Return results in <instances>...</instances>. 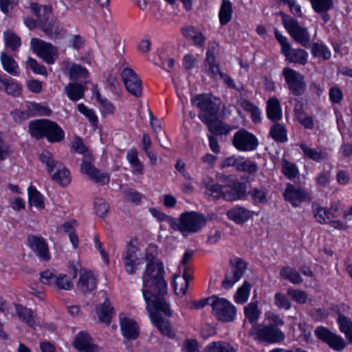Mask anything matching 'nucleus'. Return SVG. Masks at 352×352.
Segmentation results:
<instances>
[{
  "instance_id": "nucleus-1",
  "label": "nucleus",
  "mask_w": 352,
  "mask_h": 352,
  "mask_svg": "<svg viewBox=\"0 0 352 352\" xmlns=\"http://www.w3.org/2000/svg\"><path fill=\"white\" fill-rule=\"evenodd\" d=\"M147 261L142 274V296L146 302V309L153 324L166 336L173 338L175 333L169 322L162 316L171 317L172 311L165 298L167 294V283L164 279L163 263L157 258L148 253L145 255Z\"/></svg>"
},
{
  "instance_id": "nucleus-2",
  "label": "nucleus",
  "mask_w": 352,
  "mask_h": 352,
  "mask_svg": "<svg viewBox=\"0 0 352 352\" xmlns=\"http://www.w3.org/2000/svg\"><path fill=\"white\" fill-rule=\"evenodd\" d=\"M30 8L36 16L39 28L49 38L53 40L61 39L65 34V30L60 26L58 21L52 16V8L50 6H40L32 3Z\"/></svg>"
},
{
  "instance_id": "nucleus-3",
  "label": "nucleus",
  "mask_w": 352,
  "mask_h": 352,
  "mask_svg": "<svg viewBox=\"0 0 352 352\" xmlns=\"http://www.w3.org/2000/svg\"><path fill=\"white\" fill-rule=\"evenodd\" d=\"M29 131L32 137L38 140L46 138L51 143L60 142L65 137L63 130L56 122L46 119L31 121Z\"/></svg>"
},
{
  "instance_id": "nucleus-4",
  "label": "nucleus",
  "mask_w": 352,
  "mask_h": 352,
  "mask_svg": "<svg viewBox=\"0 0 352 352\" xmlns=\"http://www.w3.org/2000/svg\"><path fill=\"white\" fill-rule=\"evenodd\" d=\"M171 221V228L184 236L199 232L207 221L204 214L194 211L183 212L179 219Z\"/></svg>"
},
{
  "instance_id": "nucleus-5",
  "label": "nucleus",
  "mask_w": 352,
  "mask_h": 352,
  "mask_svg": "<svg viewBox=\"0 0 352 352\" xmlns=\"http://www.w3.org/2000/svg\"><path fill=\"white\" fill-rule=\"evenodd\" d=\"M282 22L290 36L302 47H307L310 44V36L307 28L299 25L292 16L281 12Z\"/></svg>"
},
{
  "instance_id": "nucleus-6",
  "label": "nucleus",
  "mask_w": 352,
  "mask_h": 352,
  "mask_svg": "<svg viewBox=\"0 0 352 352\" xmlns=\"http://www.w3.org/2000/svg\"><path fill=\"white\" fill-rule=\"evenodd\" d=\"M250 333L254 336L256 340L267 343H277L285 339L284 333L272 324H254Z\"/></svg>"
},
{
  "instance_id": "nucleus-7",
  "label": "nucleus",
  "mask_w": 352,
  "mask_h": 352,
  "mask_svg": "<svg viewBox=\"0 0 352 352\" xmlns=\"http://www.w3.org/2000/svg\"><path fill=\"white\" fill-rule=\"evenodd\" d=\"M210 305L212 308V314L223 322H232L236 317V309L229 300L214 295V300Z\"/></svg>"
},
{
  "instance_id": "nucleus-8",
  "label": "nucleus",
  "mask_w": 352,
  "mask_h": 352,
  "mask_svg": "<svg viewBox=\"0 0 352 352\" xmlns=\"http://www.w3.org/2000/svg\"><path fill=\"white\" fill-rule=\"evenodd\" d=\"M232 142L235 148L243 152L255 151L259 144L256 135L245 129H241L234 134Z\"/></svg>"
},
{
  "instance_id": "nucleus-9",
  "label": "nucleus",
  "mask_w": 352,
  "mask_h": 352,
  "mask_svg": "<svg viewBox=\"0 0 352 352\" xmlns=\"http://www.w3.org/2000/svg\"><path fill=\"white\" fill-rule=\"evenodd\" d=\"M283 75L289 90L293 95L299 96L304 94L306 90V82L305 76L300 72L285 67L283 70Z\"/></svg>"
},
{
  "instance_id": "nucleus-10",
  "label": "nucleus",
  "mask_w": 352,
  "mask_h": 352,
  "mask_svg": "<svg viewBox=\"0 0 352 352\" xmlns=\"http://www.w3.org/2000/svg\"><path fill=\"white\" fill-rule=\"evenodd\" d=\"M217 111H200L199 118L206 124L208 130L216 135H227L232 128L225 124L217 114Z\"/></svg>"
},
{
  "instance_id": "nucleus-11",
  "label": "nucleus",
  "mask_w": 352,
  "mask_h": 352,
  "mask_svg": "<svg viewBox=\"0 0 352 352\" xmlns=\"http://www.w3.org/2000/svg\"><path fill=\"white\" fill-rule=\"evenodd\" d=\"M230 266L231 271L226 273L221 283L222 287L226 289H230L239 280L247 268V263L241 258H235L230 260Z\"/></svg>"
},
{
  "instance_id": "nucleus-12",
  "label": "nucleus",
  "mask_w": 352,
  "mask_h": 352,
  "mask_svg": "<svg viewBox=\"0 0 352 352\" xmlns=\"http://www.w3.org/2000/svg\"><path fill=\"white\" fill-rule=\"evenodd\" d=\"M121 77L126 91L132 96L140 98L142 95V80L131 68L125 67L121 72Z\"/></svg>"
},
{
  "instance_id": "nucleus-13",
  "label": "nucleus",
  "mask_w": 352,
  "mask_h": 352,
  "mask_svg": "<svg viewBox=\"0 0 352 352\" xmlns=\"http://www.w3.org/2000/svg\"><path fill=\"white\" fill-rule=\"evenodd\" d=\"M314 332L318 339L328 344L334 351H341L346 346V342L341 336L324 327H318Z\"/></svg>"
},
{
  "instance_id": "nucleus-14",
  "label": "nucleus",
  "mask_w": 352,
  "mask_h": 352,
  "mask_svg": "<svg viewBox=\"0 0 352 352\" xmlns=\"http://www.w3.org/2000/svg\"><path fill=\"white\" fill-rule=\"evenodd\" d=\"M31 47L47 64H53L58 56L57 50L52 44L37 38L31 39Z\"/></svg>"
},
{
  "instance_id": "nucleus-15",
  "label": "nucleus",
  "mask_w": 352,
  "mask_h": 352,
  "mask_svg": "<svg viewBox=\"0 0 352 352\" xmlns=\"http://www.w3.org/2000/svg\"><path fill=\"white\" fill-rule=\"evenodd\" d=\"M285 199L293 207H298L302 202L311 201V193L301 187H297L288 183L283 192Z\"/></svg>"
},
{
  "instance_id": "nucleus-16",
  "label": "nucleus",
  "mask_w": 352,
  "mask_h": 352,
  "mask_svg": "<svg viewBox=\"0 0 352 352\" xmlns=\"http://www.w3.org/2000/svg\"><path fill=\"white\" fill-rule=\"evenodd\" d=\"M138 248L129 243L126 250L122 255L125 270L129 274H135L138 266L142 263V258L138 257Z\"/></svg>"
},
{
  "instance_id": "nucleus-17",
  "label": "nucleus",
  "mask_w": 352,
  "mask_h": 352,
  "mask_svg": "<svg viewBox=\"0 0 352 352\" xmlns=\"http://www.w3.org/2000/svg\"><path fill=\"white\" fill-rule=\"evenodd\" d=\"M192 104L200 110H219L221 100L212 94H197L191 98Z\"/></svg>"
},
{
  "instance_id": "nucleus-18",
  "label": "nucleus",
  "mask_w": 352,
  "mask_h": 352,
  "mask_svg": "<svg viewBox=\"0 0 352 352\" xmlns=\"http://www.w3.org/2000/svg\"><path fill=\"white\" fill-rule=\"evenodd\" d=\"M218 52V45L213 43L210 45L206 52L205 60V72L211 78L217 79L219 73H222L219 69V64L215 60V55Z\"/></svg>"
},
{
  "instance_id": "nucleus-19",
  "label": "nucleus",
  "mask_w": 352,
  "mask_h": 352,
  "mask_svg": "<svg viewBox=\"0 0 352 352\" xmlns=\"http://www.w3.org/2000/svg\"><path fill=\"white\" fill-rule=\"evenodd\" d=\"M30 249L43 261H48L50 259V254L47 243L43 237L30 236L28 239Z\"/></svg>"
},
{
  "instance_id": "nucleus-20",
  "label": "nucleus",
  "mask_w": 352,
  "mask_h": 352,
  "mask_svg": "<svg viewBox=\"0 0 352 352\" xmlns=\"http://www.w3.org/2000/svg\"><path fill=\"white\" fill-rule=\"evenodd\" d=\"M74 346L79 351L99 352V346L93 343V339L85 331L79 332L73 343Z\"/></svg>"
},
{
  "instance_id": "nucleus-21",
  "label": "nucleus",
  "mask_w": 352,
  "mask_h": 352,
  "mask_svg": "<svg viewBox=\"0 0 352 352\" xmlns=\"http://www.w3.org/2000/svg\"><path fill=\"white\" fill-rule=\"evenodd\" d=\"M96 278L91 272L85 269L80 270L77 283V287L80 292L85 294L91 293L96 289Z\"/></svg>"
},
{
  "instance_id": "nucleus-22",
  "label": "nucleus",
  "mask_w": 352,
  "mask_h": 352,
  "mask_svg": "<svg viewBox=\"0 0 352 352\" xmlns=\"http://www.w3.org/2000/svg\"><path fill=\"white\" fill-rule=\"evenodd\" d=\"M222 197L223 199L232 201L242 199L245 195V187L241 183L233 184L232 186H223L222 192Z\"/></svg>"
},
{
  "instance_id": "nucleus-23",
  "label": "nucleus",
  "mask_w": 352,
  "mask_h": 352,
  "mask_svg": "<svg viewBox=\"0 0 352 352\" xmlns=\"http://www.w3.org/2000/svg\"><path fill=\"white\" fill-rule=\"evenodd\" d=\"M120 329L123 336L127 340H135L140 335L137 322L130 318H120Z\"/></svg>"
},
{
  "instance_id": "nucleus-24",
  "label": "nucleus",
  "mask_w": 352,
  "mask_h": 352,
  "mask_svg": "<svg viewBox=\"0 0 352 352\" xmlns=\"http://www.w3.org/2000/svg\"><path fill=\"white\" fill-rule=\"evenodd\" d=\"M286 60L289 63H298L305 65L307 63L308 53L302 49H292L291 45L283 51Z\"/></svg>"
},
{
  "instance_id": "nucleus-25",
  "label": "nucleus",
  "mask_w": 352,
  "mask_h": 352,
  "mask_svg": "<svg viewBox=\"0 0 352 352\" xmlns=\"http://www.w3.org/2000/svg\"><path fill=\"white\" fill-rule=\"evenodd\" d=\"M227 216L236 223L242 224L250 219L251 212L244 207L236 206L227 211Z\"/></svg>"
},
{
  "instance_id": "nucleus-26",
  "label": "nucleus",
  "mask_w": 352,
  "mask_h": 352,
  "mask_svg": "<svg viewBox=\"0 0 352 352\" xmlns=\"http://www.w3.org/2000/svg\"><path fill=\"white\" fill-rule=\"evenodd\" d=\"M39 159L41 162L45 166L47 172L50 175L52 178L53 173L58 175L59 172V168H56L57 164H63L60 161L56 160L53 155L48 151H43L39 155ZM61 168H60V170Z\"/></svg>"
},
{
  "instance_id": "nucleus-27",
  "label": "nucleus",
  "mask_w": 352,
  "mask_h": 352,
  "mask_svg": "<svg viewBox=\"0 0 352 352\" xmlns=\"http://www.w3.org/2000/svg\"><path fill=\"white\" fill-rule=\"evenodd\" d=\"M0 59L2 67L7 73L13 76H18L20 74L18 63L13 57L2 52Z\"/></svg>"
},
{
  "instance_id": "nucleus-28",
  "label": "nucleus",
  "mask_w": 352,
  "mask_h": 352,
  "mask_svg": "<svg viewBox=\"0 0 352 352\" xmlns=\"http://www.w3.org/2000/svg\"><path fill=\"white\" fill-rule=\"evenodd\" d=\"M86 87L82 84L70 82L65 87V92L72 101H77L84 96Z\"/></svg>"
},
{
  "instance_id": "nucleus-29",
  "label": "nucleus",
  "mask_w": 352,
  "mask_h": 352,
  "mask_svg": "<svg viewBox=\"0 0 352 352\" xmlns=\"http://www.w3.org/2000/svg\"><path fill=\"white\" fill-rule=\"evenodd\" d=\"M97 314L101 322L107 324L111 322L112 316L114 314V309L109 299H105L104 302L98 307Z\"/></svg>"
},
{
  "instance_id": "nucleus-30",
  "label": "nucleus",
  "mask_w": 352,
  "mask_h": 352,
  "mask_svg": "<svg viewBox=\"0 0 352 352\" xmlns=\"http://www.w3.org/2000/svg\"><path fill=\"white\" fill-rule=\"evenodd\" d=\"M280 276L294 285H299L303 282L299 272L292 267H283L280 270Z\"/></svg>"
},
{
  "instance_id": "nucleus-31",
  "label": "nucleus",
  "mask_w": 352,
  "mask_h": 352,
  "mask_svg": "<svg viewBox=\"0 0 352 352\" xmlns=\"http://www.w3.org/2000/svg\"><path fill=\"white\" fill-rule=\"evenodd\" d=\"M300 148L303 152L304 156L315 162H320L327 157V153L322 150L308 146L305 144H301Z\"/></svg>"
},
{
  "instance_id": "nucleus-32",
  "label": "nucleus",
  "mask_w": 352,
  "mask_h": 352,
  "mask_svg": "<svg viewBox=\"0 0 352 352\" xmlns=\"http://www.w3.org/2000/svg\"><path fill=\"white\" fill-rule=\"evenodd\" d=\"M16 315L20 319L25 322L29 327H34L36 324L35 317L30 309H28L21 305L14 304Z\"/></svg>"
},
{
  "instance_id": "nucleus-33",
  "label": "nucleus",
  "mask_w": 352,
  "mask_h": 352,
  "mask_svg": "<svg viewBox=\"0 0 352 352\" xmlns=\"http://www.w3.org/2000/svg\"><path fill=\"white\" fill-rule=\"evenodd\" d=\"M340 331L344 333L349 343L352 344V321L351 320L342 314H339L337 319Z\"/></svg>"
},
{
  "instance_id": "nucleus-34",
  "label": "nucleus",
  "mask_w": 352,
  "mask_h": 352,
  "mask_svg": "<svg viewBox=\"0 0 352 352\" xmlns=\"http://www.w3.org/2000/svg\"><path fill=\"white\" fill-rule=\"evenodd\" d=\"M56 168L59 169L58 175L53 173L52 179L61 186H66L71 182V175L69 170L63 164H57Z\"/></svg>"
},
{
  "instance_id": "nucleus-35",
  "label": "nucleus",
  "mask_w": 352,
  "mask_h": 352,
  "mask_svg": "<svg viewBox=\"0 0 352 352\" xmlns=\"http://www.w3.org/2000/svg\"><path fill=\"white\" fill-rule=\"evenodd\" d=\"M232 4L229 0H223L220 6L219 17L221 25L228 24L232 15Z\"/></svg>"
},
{
  "instance_id": "nucleus-36",
  "label": "nucleus",
  "mask_w": 352,
  "mask_h": 352,
  "mask_svg": "<svg viewBox=\"0 0 352 352\" xmlns=\"http://www.w3.org/2000/svg\"><path fill=\"white\" fill-rule=\"evenodd\" d=\"M28 201L30 206L38 209L42 210L45 208L43 195L32 185L28 187Z\"/></svg>"
},
{
  "instance_id": "nucleus-37",
  "label": "nucleus",
  "mask_w": 352,
  "mask_h": 352,
  "mask_svg": "<svg viewBox=\"0 0 352 352\" xmlns=\"http://www.w3.org/2000/svg\"><path fill=\"white\" fill-rule=\"evenodd\" d=\"M204 352H237L236 349L226 342H213L208 344Z\"/></svg>"
},
{
  "instance_id": "nucleus-38",
  "label": "nucleus",
  "mask_w": 352,
  "mask_h": 352,
  "mask_svg": "<svg viewBox=\"0 0 352 352\" xmlns=\"http://www.w3.org/2000/svg\"><path fill=\"white\" fill-rule=\"evenodd\" d=\"M87 175L89 178L100 185H105L109 182V174L104 172H101L97 168H92L91 170L87 172Z\"/></svg>"
},
{
  "instance_id": "nucleus-39",
  "label": "nucleus",
  "mask_w": 352,
  "mask_h": 352,
  "mask_svg": "<svg viewBox=\"0 0 352 352\" xmlns=\"http://www.w3.org/2000/svg\"><path fill=\"white\" fill-rule=\"evenodd\" d=\"M244 314L246 319L251 324H256L259 318L261 311L258 307V303L252 302L244 307Z\"/></svg>"
},
{
  "instance_id": "nucleus-40",
  "label": "nucleus",
  "mask_w": 352,
  "mask_h": 352,
  "mask_svg": "<svg viewBox=\"0 0 352 352\" xmlns=\"http://www.w3.org/2000/svg\"><path fill=\"white\" fill-rule=\"evenodd\" d=\"M252 285L248 282L244 281L243 285L237 289L234 294V300L236 303L243 304L247 302Z\"/></svg>"
},
{
  "instance_id": "nucleus-41",
  "label": "nucleus",
  "mask_w": 352,
  "mask_h": 352,
  "mask_svg": "<svg viewBox=\"0 0 352 352\" xmlns=\"http://www.w3.org/2000/svg\"><path fill=\"white\" fill-rule=\"evenodd\" d=\"M270 135L276 142H285L287 141L286 129L280 124L275 123L270 129Z\"/></svg>"
},
{
  "instance_id": "nucleus-42",
  "label": "nucleus",
  "mask_w": 352,
  "mask_h": 352,
  "mask_svg": "<svg viewBox=\"0 0 352 352\" xmlns=\"http://www.w3.org/2000/svg\"><path fill=\"white\" fill-rule=\"evenodd\" d=\"M204 186L207 189L206 194L212 197L215 199L222 197V192L223 186L214 183L212 180H210L204 183Z\"/></svg>"
},
{
  "instance_id": "nucleus-43",
  "label": "nucleus",
  "mask_w": 352,
  "mask_h": 352,
  "mask_svg": "<svg viewBox=\"0 0 352 352\" xmlns=\"http://www.w3.org/2000/svg\"><path fill=\"white\" fill-rule=\"evenodd\" d=\"M3 36L6 45L12 51L16 50L20 47L21 38L13 32L7 30L3 33Z\"/></svg>"
},
{
  "instance_id": "nucleus-44",
  "label": "nucleus",
  "mask_w": 352,
  "mask_h": 352,
  "mask_svg": "<svg viewBox=\"0 0 352 352\" xmlns=\"http://www.w3.org/2000/svg\"><path fill=\"white\" fill-rule=\"evenodd\" d=\"M336 212V209H334L333 212L332 209L319 207L315 214V217L320 223H329V221H328L336 217L334 214Z\"/></svg>"
},
{
  "instance_id": "nucleus-45",
  "label": "nucleus",
  "mask_w": 352,
  "mask_h": 352,
  "mask_svg": "<svg viewBox=\"0 0 352 352\" xmlns=\"http://www.w3.org/2000/svg\"><path fill=\"white\" fill-rule=\"evenodd\" d=\"M282 173L289 179L296 178L299 173L297 166L285 159L282 161Z\"/></svg>"
},
{
  "instance_id": "nucleus-46",
  "label": "nucleus",
  "mask_w": 352,
  "mask_h": 352,
  "mask_svg": "<svg viewBox=\"0 0 352 352\" xmlns=\"http://www.w3.org/2000/svg\"><path fill=\"white\" fill-rule=\"evenodd\" d=\"M126 158L133 168V171L139 174L143 172V165L138 157V152L135 149H131L126 154Z\"/></svg>"
},
{
  "instance_id": "nucleus-47",
  "label": "nucleus",
  "mask_w": 352,
  "mask_h": 352,
  "mask_svg": "<svg viewBox=\"0 0 352 352\" xmlns=\"http://www.w3.org/2000/svg\"><path fill=\"white\" fill-rule=\"evenodd\" d=\"M2 87H4L5 91L9 94L14 96H17L21 94V87L17 83L12 80L3 78L0 82Z\"/></svg>"
},
{
  "instance_id": "nucleus-48",
  "label": "nucleus",
  "mask_w": 352,
  "mask_h": 352,
  "mask_svg": "<svg viewBox=\"0 0 352 352\" xmlns=\"http://www.w3.org/2000/svg\"><path fill=\"white\" fill-rule=\"evenodd\" d=\"M173 287L175 294L177 296H183L186 294L189 284L186 280L181 278L179 275H175L173 281Z\"/></svg>"
},
{
  "instance_id": "nucleus-49",
  "label": "nucleus",
  "mask_w": 352,
  "mask_h": 352,
  "mask_svg": "<svg viewBox=\"0 0 352 352\" xmlns=\"http://www.w3.org/2000/svg\"><path fill=\"white\" fill-rule=\"evenodd\" d=\"M69 77L72 80H76L78 78H86L89 72L85 67L80 65L73 64L69 68Z\"/></svg>"
},
{
  "instance_id": "nucleus-50",
  "label": "nucleus",
  "mask_w": 352,
  "mask_h": 352,
  "mask_svg": "<svg viewBox=\"0 0 352 352\" xmlns=\"http://www.w3.org/2000/svg\"><path fill=\"white\" fill-rule=\"evenodd\" d=\"M236 169L249 174H253L257 171L258 167L254 162L243 161L242 158H239Z\"/></svg>"
},
{
  "instance_id": "nucleus-51",
  "label": "nucleus",
  "mask_w": 352,
  "mask_h": 352,
  "mask_svg": "<svg viewBox=\"0 0 352 352\" xmlns=\"http://www.w3.org/2000/svg\"><path fill=\"white\" fill-rule=\"evenodd\" d=\"M311 52L314 56L322 57L324 60H328L331 57V52L323 44L314 43L312 46Z\"/></svg>"
},
{
  "instance_id": "nucleus-52",
  "label": "nucleus",
  "mask_w": 352,
  "mask_h": 352,
  "mask_svg": "<svg viewBox=\"0 0 352 352\" xmlns=\"http://www.w3.org/2000/svg\"><path fill=\"white\" fill-rule=\"evenodd\" d=\"M82 164L80 167V172L86 174L87 172L96 168L94 165V157L90 152L82 155Z\"/></svg>"
},
{
  "instance_id": "nucleus-53",
  "label": "nucleus",
  "mask_w": 352,
  "mask_h": 352,
  "mask_svg": "<svg viewBox=\"0 0 352 352\" xmlns=\"http://www.w3.org/2000/svg\"><path fill=\"white\" fill-rule=\"evenodd\" d=\"M316 12L328 11L333 6V0H310Z\"/></svg>"
},
{
  "instance_id": "nucleus-54",
  "label": "nucleus",
  "mask_w": 352,
  "mask_h": 352,
  "mask_svg": "<svg viewBox=\"0 0 352 352\" xmlns=\"http://www.w3.org/2000/svg\"><path fill=\"white\" fill-rule=\"evenodd\" d=\"M250 194L254 203L263 204L267 202V190L265 188H254Z\"/></svg>"
},
{
  "instance_id": "nucleus-55",
  "label": "nucleus",
  "mask_w": 352,
  "mask_h": 352,
  "mask_svg": "<svg viewBox=\"0 0 352 352\" xmlns=\"http://www.w3.org/2000/svg\"><path fill=\"white\" fill-rule=\"evenodd\" d=\"M287 295L300 304H305L307 300V294L300 289H289Z\"/></svg>"
},
{
  "instance_id": "nucleus-56",
  "label": "nucleus",
  "mask_w": 352,
  "mask_h": 352,
  "mask_svg": "<svg viewBox=\"0 0 352 352\" xmlns=\"http://www.w3.org/2000/svg\"><path fill=\"white\" fill-rule=\"evenodd\" d=\"M274 304L279 309H284L286 310L289 309L292 307L289 300L284 294L280 292L276 293L274 296Z\"/></svg>"
},
{
  "instance_id": "nucleus-57",
  "label": "nucleus",
  "mask_w": 352,
  "mask_h": 352,
  "mask_svg": "<svg viewBox=\"0 0 352 352\" xmlns=\"http://www.w3.org/2000/svg\"><path fill=\"white\" fill-rule=\"evenodd\" d=\"M94 206L96 214L100 217H104L109 210L108 204L102 199H96Z\"/></svg>"
},
{
  "instance_id": "nucleus-58",
  "label": "nucleus",
  "mask_w": 352,
  "mask_h": 352,
  "mask_svg": "<svg viewBox=\"0 0 352 352\" xmlns=\"http://www.w3.org/2000/svg\"><path fill=\"white\" fill-rule=\"evenodd\" d=\"M54 284L58 289L69 290L72 287V282L65 274H60L56 277Z\"/></svg>"
},
{
  "instance_id": "nucleus-59",
  "label": "nucleus",
  "mask_w": 352,
  "mask_h": 352,
  "mask_svg": "<svg viewBox=\"0 0 352 352\" xmlns=\"http://www.w3.org/2000/svg\"><path fill=\"white\" fill-rule=\"evenodd\" d=\"M27 64L35 74L47 75V72L45 67L40 65L36 60L29 57L27 60Z\"/></svg>"
},
{
  "instance_id": "nucleus-60",
  "label": "nucleus",
  "mask_w": 352,
  "mask_h": 352,
  "mask_svg": "<svg viewBox=\"0 0 352 352\" xmlns=\"http://www.w3.org/2000/svg\"><path fill=\"white\" fill-rule=\"evenodd\" d=\"M296 118L297 120L306 129H312L314 127L313 119L311 116H306L304 111H296Z\"/></svg>"
},
{
  "instance_id": "nucleus-61",
  "label": "nucleus",
  "mask_w": 352,
  "mask_h": 352,
  "mask_svg": "<svg viewBox=\"0 0 352 352\" xmlns=\"http://www.w3.org/2000/svg\"><path fill=\"white\" fill-rule=\"evenodd\" d=\"M10 114L17 123H21L35 115L34 111H11Z\"/></svg>"
},
{
  "instance_id": "nucleus-62",
  "label": "nucleus",
  "mask_w": 352,
  "mask_h": 352,
  "mask_svg": "<svg viewBox=\"0 0 352 352\" xmlns=\"http://www.w3.org/2000/svg\"><path fill=\"white\" fill-rule=\"evenodd\" d=\"M72 148L77 153L84 155L89 153L88 148L84 144L82 140L79 137H76L72 143Z\"/></svg>"
},
{
  "instance_id": "nucleus-63",
  "label": "nucleus",
  "mask_w": 352,
  "mask_h": 352,
  "mask_svg": "<svg viewBox=\"0 0 352 352\" xmlns=\"http://www.w3.org/2000/svg\"><path fill=\"white\" fill-rule=\"evenodd\" d=\"M310 316L314 320L321 321L329 316V311L324 308L314 309L310 311Z\"/></svg>"
},
{
  "instance_id": "nucleus-64",
  "label": "nucleus",
  "mask_w": 352,
  "mask_h": 352,
  "mask_svg": "<svg viewBox=\"0 0 352 352\" xmlns=\"http://www.w3.org/2000/svg\"><path fill=\"white\" fill-rule=\"evenodd\" d=\"M184 350L186 352H199V345L197 340L188 339L184 344Z\"/></svg>"
}]
</instances>
